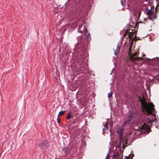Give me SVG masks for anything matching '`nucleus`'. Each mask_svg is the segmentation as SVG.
Masks as SVG:
<instances>
[{
    "mask_svg": "<svg viewBox=\"0 0 159 159\" xmlns=\"http://www.w3.org/2000/svg\"><path fill=\"white\" fill-rule=\"evenodd\" d=\"M72 114L71 112H70L68 114V115L67 116V119H70V118L72 117Z\"/></svg>",
    "mask_w": 159,
    "mask_h": 159,
    "instance_id": "obj_11",
    "label": "nucleus"
},
{
    "mask_svg": "<svg viewBox=\"0 0 159 159\" xmlns=\"http://www.w3.org/2000/svg\"><path fill=\"white\" fill-rule=\"evenodd\" d=\"M112 159H119L118 153H116L114 154Z\"/></svg>",
    "mask_w": 159,
    "mask_h": 159,
    "instance_id": "obj_10",
    "label": "nucleus"
},
{
    "mask_svg": "<svg viewBox=\"0 0 159 159\" xmlns=\"http://www.w3.org/2000/svg\"><path fill=\"white\" fill-rule=\"evenodd\" d=\"M58 123L59 122V120L58 121Z\"/></svg>",
    "mask_w": 159,
    "mask_h": 159,
    "instance_id": "obj_20",
    "label": "nucleus"
},
{
    "mask_svg": "<svg viewBox=\"0 0 159 159\" xmlns=\"http://www.w3.org/2000/svg\"><path fill=\"white\" fill-rule=\"evenodd\" d=\"M139 101L141 102L142 107V110L143 112L146 114L150 115L152 114L154 108V106L152 103H147L146 102V100L143 97L141 98L140 97L138 98Z\"/></svg>",
    "mask_w": 159,
    "mask_h": 159,
    "instance_id": "obj_1",
    "label": "nucleus"
},
{
    "mask_svg": "<svg viewBox=\"0 0 159 159\" xmlns=\"http://www.w3.org/2000/svg\"><path fill=\"white\" fill-rule=\"evenodd\" d=\"M65 111H61L59 112L58 115H62L64 114V113H65Z\"/></svg>",
    "mask_w": 159,
    "mask_h": 159,
    "instance_id": "obj_13",
    "label": "nucleus"
},
{
    "mask_svg": "<svg viewBox=\"0 0 159 159\" xmlns=\"http://www.w3.org/2000/svg\"><path fill=\"white\" fill-rule=\"evenodd\" d=\"M152 119H148V120L147 121L148 123H151L153 122V119L155 118V117L154 115H152Z\"/></svg>",
    "mask_w": 159,
    "mask_h": 159,
    "instance_id": "obj_9",
    "label": "nucleus"
},
{
    "mask_svg": "<svg viewBox=\"0 0 159 159\" xmlns=\"http://www.w3.org/2000/svg\"><path fill=\"white\" fill-rule=\"evenodd\" d=\"M109 156V154H107V156H106L105 159H108Z\"/></svg>",
    "mask_w": 159,
    "mask_h": 159,
    "instance_id": "obj_17",
    "label": "nucleus"
},
{
    "mask_svg": "<svg viewBox=\"0 0 159 159\" xmlns=\"http://www.w3.org/2000/svg\"><path fill=\"white\" fill-rule=\"evenodd\" d=\"M120 47L119 46V44L118 43L117 45L116 48V50H114V54L116 56L118 53L119 52Z\"/></svg>",
    "mask_w": 159,
    "mask_h": 159,
    "instance_id": "obj_6",
    "label": "nucleus"
},
{
    "mask_svg": "<svg viewBox=\"0 0 159 159\" xmlns=\"http://www.w3.org/2000/svg\"><path fill=\"white\" fill-rule=\"evenodd\" d=\"M125 159H133V158L130 157H126Z\"/></svg>",
    "mask_w": 159,
    "mask_h": 159,
    "instance_id": "obj_16",
    "label": "nucleus"
},
{
    "mask_svg": "<svg viewBox=\"0 0 159 159\" xmlns=\"http://www.w3.org/2000/svg\"><path fill=\"white\" fill-rule=\"evenodd\" d=\"M147 14L148 15V17L149 19L151 20H152L153 18H155V17H154L153 16V15L152 14V12L151 11V10H149L148 12H147ZM154 16H155V15Z\"/></svg>",
    "mask_w": 159,
    "mask_h": 159,
    "instance_id": "obj_4",
    "label": "nucleus"
},
{
    "mask_svg": "<svg viewBox=\"0 0 159 159\" xmlns=\"http://www.w3.org/2000/svg\"><path fill=\"white\" fill-rule=\"evenodd\" d=\"M141 129L148 131L149 129V125L144 124L142 125Z\"/></svg>",
    "mask_w": 159,
    "mask_h": 159,
    "instance_id": "obj_5",
    "label": "nucleus"
},
{
    "mask_svg": "<svg viewBox=\"0 0 159 159\" xmlns=\"http://www.w3.org/2000/svg\"><path fill=\"white\" fill-rule=\"evenodd\" d=\"M131 30H129L128 31V33H129L128 35L130 39H131L132 37H134V35L135 32V31L134 30H132V31Z\"/></svg>",
    "mask_w": 159,
    "mask_h": 159,
    "instance_id": "obj_3",
    "label": "nucleus"
},
{
    "mask_svg": "<svg viewBox=\"0 0 159 159\" xmlns=\"http://www.w3.org/2000/svg\"><path fill=\"white\" fill-rule=\"evenodd\" d=\"M103 130L104 131L105 130V129H103Z\"/></svg>",
    "mask_w": 159,
    "mask_h": 159,
    "instance_id": "obj_21",
    "label": "nucleus"
},
{
    "mask_svg": "<svg viewBox=\"0 0 159 159\" xmlns=\"http://www.w3.org/2000/svg\"><path fill=\"white\" fill-rule=\"evenodd\" d=\"M137 52H135L133 53H132L131 50V47L129 49V59L131 61H137L140 60L142 59L140 57H135V56H137Z\"/></svg>",
    "mask_w": 159,
    "mask_h": 159,
    "instance_id": "obj_2",
    "label": "nucleus"
},
{
    "mask_svg": "<svg viewBox=\"0 0 159 159\" xmlns=\"http://www.w3.org/2000/svg\"><path fill=\"white\" fill-rule=\"evenodd\" d=\"M62 151L66 154L67 155L69 152V149L67 147H65L62 149Z\"/></svg>",
    "mask_w": 159,
    "mask_h": 159,
    "instance_id": "obj_8",
    "label": "nucleus"
},
{
    "mask_svg": "<svg viewBox=\"0 0 159 159\" xmlns=\"http://www.w3.org/2000/svg\"><path fill=\"white\" fill-rule=\"evenodd\" d=\"M121 4L123 6H124V5H123V0H121Z\"/></svg>",
    "mask_w": 159,
    "mask_h": 159,
    "instance_id": "obj_18",
    "label": "nucleus"
},
{
    "mask_svg": "<svg viewBox=\"0 0 159 159\" xmlns=\"http://www.w3.org/2000/svg\"><path fill=\"white\" fill-rule=\"evenodd\" d=\"M126 123L125 122H124V125H126Z\"/></svg>",
    "mask_w": 159,
    "mask_h": 159,
    "instance_id": "obj_19",
    "label": "nucleus"
},
{
    "mask_svg": "<svg viewBox=\"0 0 159 159\" xmlns=\"http://www.w3.org/2000/svg\"><path fill=\"white\" fill-rule=\"evenodd\" d=\"M123 131V128H120L119 129V130L117 131L118 133L119 134L120 136L122 135V133Z\"/></svg>",
    "mask_w": 159,
    "mask_h": 159,
    "instance_id": "obj_7",
    "label": "nucleus"
},
{
    "mask_svg": "<svg viewBox=\"0 0 159 159\" xmlns=\"http://www.w3.org/2000/svg\"><path fill=\"white\" fill-rule=\"evenodd\" d=\"M44 145H45V144L44 143H41L40 145V147H41V148H42V149L43 148V147H44Z\"/></svg>",
    "mask_w": 159,
    "mask_h": 159,
    "instance_id": "obj_14",
    "label": "nucleus"
},
{
    "mask_svg": "<svg viewBox=\"0 0 159 159\" xmlns=\"http://www.w3.org/2000/svg\"><path fill=\"white\" fill-rule=\"evenodd\" d=\"M112 92H111L110 93H109L108 94V97L109 98V99L112 97Z\"/></svg>",
    "mask_w": 159,
    "mask_h": 159,
    "instance_id": "obj_12",
    "label": "nucleus"
},
{
    "mask_svg": "<svg viewBox=\"0 0 159 159\" xmlns=\"http://www.w3.org/2000/svg\"><path fill=\"white\" fill-rule=\"evenodd\" d=\"M84 32L85 33L84 34L86 35V32L87 31V29H86V27H84Z\"/></svg>",
    "mask_w": 159,
    "mask_h": 159,
    "instance_id": "obj_15",
    "label": "nucleus"
}]
</instances>
